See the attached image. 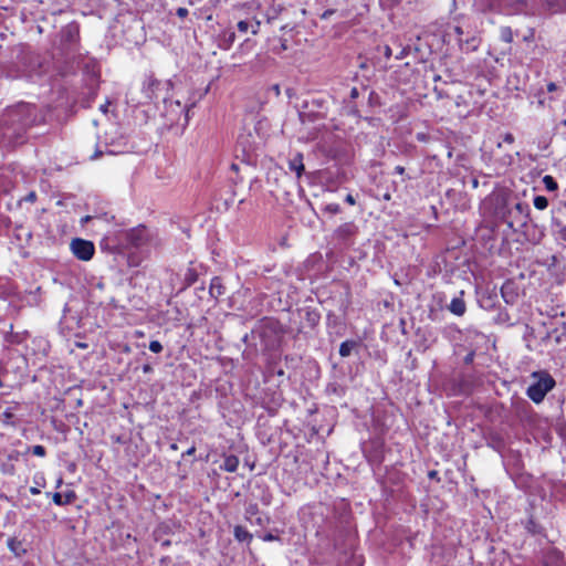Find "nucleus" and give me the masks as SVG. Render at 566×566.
Segmentation results:
<instances>
[{
    "instance_id": "obj_39",
    "label": "nucleus",
    "mask_w": 566,
    "mask_h": 566,
    "mask_svg": "<svg viewBox=\"0 0 566 566\" xmlns=\"http://www.w3.org/2000/svg\"><path fill=\"white\" fill-rule=\"evenodd\" d=\"M394 172L398 174V175H403L405 174V167L398 165V166H396L394 168Z\"/></svg>"
},
{
    "instance_id": "obj_4",
    "label": "nucleus",
    "mask_w": 566,
    "mask_h": 566,
    "mask_svg": "<svg viewBox=\"0 0 566 566\" xmlns=\"http://www.w3.org/2000/svg\"><path fill=\"white\" fill-rule=\"evenodd\" d=\"M72 253L82 261H90L95 252L93 242L84 239H73L70 244Z\"/></svg>"
},
{
    "instance_id": "obj_20",
    "label": "nucleus",
    "mask_w": 566,
    "mask_h": 566,
    "mask_svg": "<svg viewBox=\"0 0 566 566\" xmlns=\"http://www.w3.org/2000/svg\"><path fill=\"white\" fill-rule=\"evenodd\" d=\"M75 499L74 492H69L65 495H62L61 493H54L52 496V500L54 504L56 505H65L70 504Z\"/></svg>"
},
{
    "instance_id": "obj_29",
    "label": "nucleus",
    "mask_w": 566,
    "mask_h": 566,
    "mask_svg": "<svg viewBox=\"0 0 566 566\" xmlns=\"http://www.w3.org/2000/svg\"><path fill=\"white\" fill-rule=\"evenodd\" d=\"M501 36L505 42H509V43L512 42V40H513L512 31L510 28L502 29Z\"/></svg>"
},
{
    "instance_id": "obj_22",
    "label": "nucleus",
    "mask_w": 566,
    "mask_h": 566,
    "mask_svg": "<svg viewBox=\"0 0 566 566\" xmlns=\"http://www.w3.org/2000/svg\"><path fill=\"white\" fill-rule=\"evenodd\" d=\"M357 346V342L355 340H345L339 345V355L342 357H348L352 354V350Z\"/></svg>"
},
{
    "instance_id": "obj_9",
    "label": "nucleus",
    "mask_w": 566,
    "mask_h": 566,
    "mask_svg": "<svg viewBox=\"0 0 566 566\" xmlns=\"http://www.w3.org/2000/svg\"><path fill=\"white\" fill-rule=\"evenodd\" d=\"M356 232H357V227L353 222H346V223L340 224L335 230L334 234H335L336 239L346 241L350 237L355 235Z\"/></svg>"
},
{
    "instance_id": "obj_30",
    "label": "nucleus",
    "mask_w": 566,
    "mask_h": 566,
    "mask_svg": "<svg viewBox=\"0 0 566 566\" xmlns=\"http://www.w3.org/2000/svg\"><path fill=\"white\" fill-rule=\"evenodd\" d=\"M149 349L153 352V353H160L163 350V345L158 340H151L150 344H149Z\"/></svg>"
},
{
    "instance_id": "obj_51",
    "label": "nucleus",
    "mask_w": 566,
    "mask_h": 566,
    "mask_svg": "<svg viewBox=\"0 0 566 566\" xmlns=\"http://www.w3.org/2000/svg\"><path fill=\"white\" fill-rule=\"evenodd\" d=\"M231 169L237 171V170L239 169V167H238V165H237V164H232V165H231Z\"/></svg>"
},
{
    "instance_id": "obj_3",
    "label": "nucleus",
    "mask_w": 566,
    "mask_h": 566,
    "mask_svg": "<svg viewBox=\"0 0 566 566\" xmlns=\"http://www.w3.org/2000/svg\"><path fill=\"white\" fill-rule=\"evenodd\" d=\"M33 107L29 104H19L15 108L8 112V118L12 124H19L20 128L24 129L31 124L30 115L33 113Z\"/></svg>"
},
{
    "instance_id": "obj_23",
    "label": "nucleus",
    "mask_w": 566,
    "mask_h": 566,
    "mask_svg": "<svg viewBox=\"0 0 566 566\" xmlns=\"http://www.w3.org/2000/svg\"><path fill=\"white\" fill-rule=\"evenodd\" d=\"M543 184L548 191H556L558 189L557 181L551 175L543 177Z\"/></svg>"
},
{
    "instance_id": "obj_11",
    "label": "nucleus",
    "mask_w": 566,
    "mask_h": 566,
    "mask_svg": "<svg viewBox=\"0 0 566 566\" xmlns=\"http://www.w3.org/2000/svg\"><path fill=\"white\" fill-rule=\"evenodd\" d=\"M219 48L222 50H229L235 41V33L232 29H226L220 34Z\"/></svg>"
},
{
    "instance_id": "obj_24",
    "label": "nucleus",
    "mask_w": 566,
    "mask_h": 566,
    "mask_svg": "<svg viewBox=\"0 0 566 566\" xmlns=\"http://www.w3.org/2000/svg\"><path fill=\"white\" fill-rule=\"evenodd\" d=\"M533 203L536 209L545 210L548 207V199L544 196H536Z\"/></svg>"
},
{
    "instance_id": "obj_6",
    "label": "nucleus",
    "mask_w": 566,
    "mask_h": 566,
    "mask_svg": "<svg viewBox=\"0 0 566 566\" xmlns=\"http://www.w3.org/2000/svg\"><path fill=\"white\" fill-rule=\"evenodd\" d=\"M530 206L526 203V202H517L515 203V206L513 207V209H511L509 211V216L506 217V224L509 228H513L514 227V223L515 221L513 219H511L512 214L513 213H516L520 216V219L516 220L521 226H525L527 223V220H528V216H530Z\"/></svg>"
},
{
    "instance_id": "obj_21",
    "label": "nucleus",
    "mask_w": 566,
    "mask_h": 566,
    "mask_svg": "<svg viewBox=\"0 0 566 566\" xmlns=\"http://www.w3.org/2000/svg\"><path fill=\"white\" fill-rule=\"evenodd\" d=\"M511 287H512L511 283H505L501 287V295L506 304H513L516 298V294L512 291L511 292L509 291V289H511Z\"/></svg>"
},
{
    "instance_id": "obj_16",
    "label": "nucleus",
    "mask_w": 566,
    "mask_h": 566,
    "mask_svg": "<svg viewBox=\"0 0 566 566\" xmlns=\"http://www.w3.org/2000/svg\"><path fill=\"white\" fill-rule=\"evenodd\" d=\"M224 286L222 284V280L219 276H214L211 279L209 293L211 297L218 300L224 293Z\"/></svg>"
},
{
    "instance_id": "obj_2",
    "label": "nucleus",
    "mask_w": 566,
    "mask_h": 566,
    "mask_svg": "<svg viewBox=\"0 0 566 566\" xmlns=\"http://www.w3.org/2000/svg\"><path fill=\"white\" fill-rule=\"evenodd\" d=\"M532 376L538 379L528 386L526 395L533 402L539 403L544 400L547 392L555 387L556 381L547 371H535Z\"/></svg>"
},
{
    "instance_id": "obj_52",
    "label": "nucleus",
    "mask_w": 566,
    "mask_h": 566,
    "mask_svg": "<svg viewBox=\"0 0 566 566\" xmlns=\"http://www.w3.org/2000/svg\"><path fill=\"white\" fill-rule=\"evenodd\" d=\"M390 198H391V196H390L389 193H386V195L384 196V199H385V200H390Z\"/></svg>"
},
{
    "instance_id": "obj_15",
    "label": "nucleus",
    "mask_w": 566,
    "mask_h": 566,
    "mask_svg": "<svg viewBox=\"0 0 566 566\" xmlns=\"http://www.w3.org/2000/svg\"><path fill=\"white\" fill-rule=\"evenodd\" d=\"M240 464L239 458L234 454L224 455L223 463L220 465V469L233 473L238 470Z\"/></svg>"
},
{
    "instance_id": "obj_25",
    "label": "nucleus",
    "mask_w": 566,
    "mask_h": 566,
    "mask_svg": "<svg viewBox=\"0 0 566 566\" xmlns=\"http://www.w3.org/2000/svg\"><path fill=\"white\" fill-rule=\"evenodd\" d=\"M402 0H379V6L384 10H391L397 7Z\"/></svg>"
},
{
    "instance_id": "obj_8",
    "label": "nucleus",
    "mask_w": 566,
    "mask_h": 566,
    "mask_svg": "<svg viewBox=\"0 0 566 566\" xmlns=\"http://www.w3.org/2000/svg\"><path fill=\"white\" fill-rule=\"evenodd\" d=\"M197 281H198V272L192 266V264H190L185 270L182 282H181L180 286L177 290L178 293L184 292L185 290H187L188 287L193 285Z\"/></svg>"
},
{
    "instance_id": "obj_53",
    "label": "nucleus",
    "mask_w": 566,
    "mask_h": 566,
    "mask_svg": "<svg viewBox=\"0 0 566 566\" xmlns=\"http://www.w3.org/2000/svg\"><path fill=\"white\" fill-rule=\"evenodd\" d=\"M150 368L147 365H144V373L148 371Z\"/></svg>"
},
{
    "instance_id": "obj_10",
    "label": "nucleus",
    "mask_w": 566,
    "mask_h": 566,
    "mask_svg": "<svg viewBox=\"0 0 566 566\" xmlns=\"http://www.w3.org/2000/svg\"><path fill=\"white\" fill-rule=\"evenodd\" d=\"M289 169L295 172L297 178H301L305 169L302 153H297L292 159L289 160Z\"/></svg>"
},
{
    "instance_id": "obj_55",
    "label": "nucleus",
    "mask_w": 566,
    "mask_h": 566,
    "mask_svg": "<svg viewBox=\"0 0 566 566\" xmlns=\"http://www.w3.org/2000/svg\"><path fill=\"white\" fill-rule=\"evenodd\" d=\"M458 392H459V394H464V392H467V391H465L464 389H460Z\"/></svg>"
},
{
    "instance_id": "obj_43",
    "label": "nucleus",
    "mask_w": 566,
    "mask_h": 566,
    "mask_svg": "<svg viewBox=\"0 0 566 566\" xmlns=\"http://www.w3.org/2000/svg\"><path fill=\"white\" fill-rule=\"evenodd\" d=\"M557 88L556 84L551 82L547 84V91L548 92H554L555 90Z\"/></svg>"
},
{
    "instance_id": "obj_44",
    "label": "nucleus",
    "mask_w": 566,
    "mask_h": 566,
    "mask_svg": "<svg viewBox=\"0 0 566 566\" xmlns=\"http://www.w3.org/2000/svg\"><path fill=\"white\" fill-rule=\"evenodd\" d=\"M30 493L32 495H38V494H40V489H38L36 486H32V488H30Z\"/></svg>"
},
{
    "instance_id": "obj_5",
    "label": "nucleus",
    "mask_w": 566,
    "mask_h": 566,
    "mask_svg": "<svg viewBox=\"0 0 566 566\" xmlns=\"http://www.w3.org/2000/svg\"><path fill=\"white\" fill-rule=\"evenodd\" d=\"M61 41L69 49H74L80 42V25L76 22H72L62 28Z\"/></svg>"
},
{
    "instance_id": "obj_1",
    "label": "nucleus",
    "mask_w": 566,
    "mask_h": 566,
    "mask_svg": "<svg viewBox=\"0 0 566 566\" xmlns=\"http://www.w3.org/2000/svg\"><path fill=\"white\" fill-rule=\"evenodd\" d=\"M175 95L169 80L149 78L147 87L144 88V107H147L144 114L147 117H161L167 126L179 124L181 118H184V125H187L190 107L180 98H175Z\"/></svg>"
},
{
    "instance_id": "obj_36",
    "label": "nucleus",
    "mask_w": 566,
    "mask_h": 566,
    "mask_svg": "<svg viewBox=\"0 0 566 566\" xmlns=\"http://www.w3.org/2000/svg\"><path fill=\"white\" fill-rule=\"evenodd\" d=\"M345 202L350 205V206H354L356 203V200H355L353 195L348 193L345 197Z\"/></svg>"
},
{
    "instance_id": "obj_7",
    "label": "nucleus",
    "mask_w": 566,
    "mask_h": 566,
    "mask_svg": "<svg viewBox=\"0 0 566 566\" xmlns=\"http://www.w3.org/2000/svg\"><path fill=\"white\" fill-rule=\"evenodd\" d=\"M174 534L172 527L169 523H160L154 530V538L157 543H159L163 547L170 546L171 539L170 536Z\"/></svg>"
},
{
    "instance_id": "obj_12",
    "label": "nucleus",
    "mask_w": 566,
    "mask_h": 566,
    "mask_svg": "<svg viewBox=\"0 0 566 566\" xmlns=\"http://www.w3.org/2000/svg\"><path fill=\"white\" fill-rule=\"evenodd\" d=\"M304 318L306 322V326L310 328H315L321 322V314L316 308L306 307L304 310Z\"/></svg>"
},
{
    "instance_id": "obj_34",
    "label": "nucleus",
    "mask_w": 566,
    "mask_h": 566,
    "mask_svg": "<svg viewBox=\"0 0 566 566\" xmlns=\"http://www.w3.org/2000/svg\"><path fill=\"white\" fill-rule=\"evenodd\" d=\"M189 11L187 8H178L177 11H176V14L180 18V19H185L187 15H188Z\"/></svg>"
},
{
    "instance_id": "obj_38",
    "label": "nucleus",
    "mask_w": 566,
    "mask_h": 566,
    "mask_svg": "<svg viewBox=\"0 0 566 566\" xmlns=\"http://www.w3.org/2000/svg\"><path fill=\"white\" fill-rule=\"evenodd\" d=\"M386 59H389L391 55H392V50L389 45H386L385 46V52H384Z\"/></svg>"
},
{
    "instance_id": "obj_42",
    "label": "nucleus",
    "mask_w": 566,
    "mask_h": 566,
    "mask_svg": "<svg viewBox=\"0 0 566 566\" xmlns=\"http://www.w3.org/2000/svg\"><path fill=\"white\" fill-rule=\"evenodd\" d=\"M559 235L566 242V226L559 230Z\"/></svg>"
},
{
    "instance_id": "obj_26",
    "label": "nucleus",
    "mask_w": 566,
    "mask_h": 566,
    "mask_svg": "<svg viewBox=\"0 0 566 566\" xmlns=\"http://www.w3.org/2000/svg\"><path fill=\"white\" fill-rule=\"evenodd\" d=\"M323 211L325 212H328L331 214H337L342 211L340 209V206L336 202H331V203H327L324 208H323Z\"/></svg>"
},
{
    "instance_id": "obj_54",
    "label": "nucleus",
    "mask_w": 566,
    "mask_h": 566,
    "mask_svg": "<svg viewBox=\"0 0 566 566\" xmlns=\"http://www.w3.org/2000/svg\"><path fill=\"white\" fill-rule=\"evenodd\" d=\"M434 475H436V471L430 472L431 478H434Z\"/></svg>"
},
{
    "instance_id": "obj_19",
    "label": "nucleus",
    "mask_w": 566,
    "mask_h": 566,
    "mask_svg": "<svg viewBox=\"0 0 566 566\" xmlns=\"http://www.w3.org/2000/svg\"><path fill=\"white\" fill-rule=\"evenodd\" d=\"M9 549L15 555L21 556L25 553V548L22 545V542L15 537H11L7 542Z\"/></svg>"
},
{
    "instance_id": "obj_49",
    "label": "nucleus",
    "mask_w": 566,
    "mask_h": 566,
    "mask_svg": "<svg viewBox=\"0 0 566 566\" xmlns=\"http://www.w3.org/2000/svg\"><path fill=\"white\" fill-rule=\"evenodd\" d=\"M454 31H455V33H457L458 35H461V34H462V30H461V28H460V27H455V28H454Z\"/></svg>"
},
{
    "instance_id": "obj_45",
    "label": "nucleus",
    "mask_w": 566,
    "mask_h": 566,
    "mask_svg": "<svg viewBox=\"0 0 566 566\" xmlns=\"http://www.w3.org/2000/svg\"><path fill=\"white\" fill-rule=\"evenodd\" d=\"M333 12H334L333 10H326V11L323 13L322 18H323V19H326V18H327L328 15H331Z\"/></svg>"
},
{
    "instance_id": "obj_14",
    "label": "nucleus",
    "mask_w": 566,
    "mask_h": 566,
    "mask_svg": "<svg viewBox=\"0 0 566 566\" xmlns=\"http://www.w3.org/2000/svg\"><path fill=\"white\" fill-rule=\"evenodd\" d=\"M233 536L239 543L250 544L253 539V534L250 533L244 526L235 525L233 528Z\"/></svg>"
},
{
    "instance_id": "obj_31",
    "label": "nucleus",
    "mask_w": 566,
    "mask_h": 566,
    "mask_svg": "<svg viewBox=\"0 0 566 566\" xmlns=\"http://www.w3.org/2000/svg\"><path fill=\"white\" fill-rule=\"evenodd\" d=\"M261 538L264 542L280 541V537L277 535L272 534V533H265L264 535H262Z\"/></svg>"
},
{
    "instance_id": "obj_32",
    "label": "nucleus",
    "mask_w": 566,
    "mask_h": 566,
    "mask_svg": "<svg viewBox=\"0 0 566 566\" xmlns=\"http://www.w3.org/2000/svg\"><path fill=\"white\" fill-rule=\"evenodd\" d=\"M409 51H410V48H409V46H405V48H402V49L399 51V53H397V54L395 55V57H396L397 60H401V59H403L405 56H407V55L409 54Z\"/></svg>"
},
{
    "instance_id": "obj_17",
    "label": "nucleus",
    "mask_w": 566,
    "mask_h": 566,
    "mask_svg": "<svg viewBox=\"0 0 566 566\" xmlns=\"http://www.w3.org/2000/svg\"><path fill=\"white\" fill-rule=\"evenodd\" d=\"M448 308L452 314L462 316L467 311V305L462 297H453Z\"/></svg>"
},
{
    "instance_id": "obj_27",
    "label": "nucleus",
    "mask_w": 566,
    "mask_h": 566,
    "mask_svg": "<svg viewBox=\"0 0 566 566\" xmlns=\"http://www.w3.org/2000/svg\"><path fill=\"white\" fill-rule=\"evenodd\" d=\"M31 451L36 457H44L46 454L45 448L41 444L33 446Z\"/></svg>"
},
{
    "instance_id": "obj_28",
    "label": "nucleus",
    "mask_w": 566,
    "mask_h": 566,
    "mask_svg": "<svg viewBox=\"0 0 566 566\" xmlns=\"http://www.w3.org/2000/svg\"><path fill=\"white\" fill-rule=\"evenodd\" d=\"M250 27H251V24L245 20H241L237 24V28H238L239 32H241V33H247L249 31Z\"/></svg>"
},
{
    "instance_id": "obj_13",
    "label": "nucleus",
    "mask_w": 566,
    "mask_h": 566,
    "mask_svg": "<svg viewBox=\"0 0 566 566\" xmlns=\"http://www.w3.org/2000/svg\"><path fill=\"white\" fill-rule=\"evenodd\" d=\"M161 245V240L157 232L148 231L144 226V247L149 248H159Z\"/></svg>"
},
{
    "instance_id": "obj_47",
    "label": "nucleus",
    "mask_w": 566,
    "mask_h": 566,
    "mask_svg": "<svg viewBox=\"0 0 566 566\" xmlns=\"http://www.w3.org/2000/svg\"><path fill=\"white\" fill-rule=\"evenodd\" d=\"M3 416H4L6 419H10L12 417V413L9 410H6L3 412Z\"/></svg>"
},
{
    "instance_id": "obj_37",
    "label": "nucleus",
    "mask_w": 566,
    "mask_h": 566,
    "mask_svg": "<svg viewBox=\"0 0 566 566\" xmlns=\"http://www.w3.org/2000/svg\"><path fill=\"white\" fill-rule=\"evenodd\" d=\"M349 96H350V98H352V99L357 98V97L359 96V91H358V88H357V87H353V88L350 90Z\"/></svg>"
},
{
    "instance_id": "obj_18",
    "label": "nucleus",
    "mask_w": 566,
    "mask_h": 566,
    "mask_svg": "<svg viewBox=\"0 0 566 566\" xmlns=\"http://www.w3.org/2000/svg\"><path fill=\"white\" fill-rule=\"evenodd\" d=\"M525 530L532 534V535H542L544 532V528L542 525H539L534 516H530L524 525Z\"/></svg>"
},
{
    "instance_id": "obj_56",
    "label": "nucleus",
    "mask_w": 566,
    "mask_h": 566,
    "mask_svg": "<svg viewBox=\"0 0 566 566\" xmlns=\"http://www.w3.org/2000/svg\"><path fill=\"white\" fill-rule=\"evenodd\" d=\"M543 566H552V565H549L548 563H544V565H543Z\"/></svg>"
},
{
    "instance_id": "obj_48",
    "label": "nucleus",
    "mask_w": 566,
    "mask_h": 566,
    "mask_svg": "<svg viewBox=\"0 0 566 566\" xmlns=\"http://www.w3.org/2000/svg\"><path fill=\"white\" fill-rule=\"evenodd\" d=\"M473 359V353L469 354L467 357H465V363H470L472 361Z\"/></svg>"
},
{
    "instance_id": "obj_33",
    "label": "nucleus",
    "mask_w": 566,
    "mask_h": 566,
    "mask_svg": "<svg viewBox=\"0 0 566 566\" xmlns=\"http://www.w3.org/2000/svg\"><path fill=\"white\" fill-rule=\"evenodd\" d=\"M502 140H503V143H505V144L512 145V144L514 143V140H515V139H514L513 134H511V133H505V134L503 135V139H502Z\"/></svg>"
},
{
    "instance_id": "obj_41",
    "label": "nucleus",
    "mask_w": 566,
    "mask_h": 566,
    "mask_svg": "<svg viewBox=\"0 0 566 566\" xmlns=\"http://www.w3.org/2000/svg\"><path fill=\"white\" fill-rule=\"evenodd\" d=\"M251 27H252V34H256L260 29V21H255V25H251Z\"/></svg>"
},
{
    "instance_id": "obj_40",
    "label": "nucleus",
    "mask_w": 566,
    "mask_h": 566,
    "mask_svg": "<svg viewBox=\"0 0 566 566\" xmlns=\"http://www.w3.org/2000/svg\"><path fill=\"white\" fill-rule=\"evenodd\" d=\"M196 452V447L189 448L186 452L182 453V457L185 455H192Z\"/></svg>"
},
{
    "instance_id": "obj_50",
    "label": "nucleus",
    "mask_w": 566,
    "mask_h": 566,
    "mask_svg": "<svg viewBox=\"0 0 566 566\" xmlns=\"http://www.w3.org/2000/svg\"><path fill=\"white\" fill-rule=\"evenodd\" d=\"M101 111H102V112H104V113H106V112H107V105H102V106H101Z\"/></svg>"
},
{
    "instance_id": "obj_35",
    "label": "nucleus",
    "mask_w": 566,
    "mask_h": 566,
    "mask_svg": "<svg viewBox=\"0 0 566 566\" xmlns=\"http://www.w3.org/2000/svg\"><path fill=\"white\" fill-rule=\"evenodd\" d=\"M259 512L258 504H250L247 509V513L251 515H255Z\"/></svg>"
},
{
    "instance_id": "obj_46",
    "label": "nucleus",
    "mask_w": 566,
    "mask_h": 566,
    "mask_svg": "<svg viewBox=\"0 0 566 566\" xmlns=\"http://www.w3.org/2000/svg\"><path fill=\"white\" fill-rule=\"evenodd\" d=\"M27 199H28L29 201H34V200H35V193H34V192H31V193L27 197Z\"/></svg>"
}]
</instances>
